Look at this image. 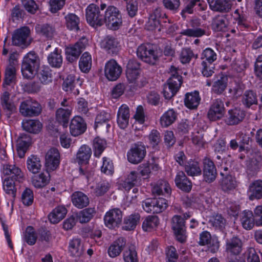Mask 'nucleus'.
<instances>
[{"label":"nucleus","instance_id":"39","mask_svg":"<svg viewBox=\"0 0 262 262\" xmlns=\"http://www.w3.org/2000/svg\"><path fill=\"white\" fill-rule=\"evenodd\" d=\"M242 243L241 240L233 237L226 242V251L233 255H238L242 251Z\"/></svg>","mask_w":262,"mask_h":262},{"label":"nucleus","instance_id":"41","mask_svg":"<svg viewBox=\"0 0 262 262\" xmlns=\"http://www.w3.org/2000/svg\"><path fill=\"white\" fill-rule=\"evenodd\" d=\"M67 213V209L64 206L56 207L49 215L51 223L57 224L62 220Z\"/></svg>","mask_w":262,"mask_h":262},{"label":"nucleus","instance_id":"63","mask_svg":"<svg viewBox=\"0 0 262 262\" xmlns=\"http://www.w3.org/2000/svg\"><path fill=\"white\" fill-rule=\"evenodd\" d=\"M123 259L125 262H138L137 252L134 246L123 252Z\"/></svg>","mask_w":262,"mask_h":262},{"label":"nucleus","instance_id":"61","mask_svg":"<svg viewBox=\"0 0 262 262\" xmlns=\"http://www.w3.org/2000/svg\"><path fill=\"white\" fill-rule=\"evenodd\" d=\"M24 241L29 245H33L35 244L37 236L34 228L31 226H28L26 229L24 236Z\"/></svg>","mask_w":262,"mask_h":262},{"label":"nucleus","instance_id":"7","mask_svg":"<svg viewBox=\"0 0 262 262\" xmlns=\"http://www.w3.org/2000/svg\"><path fill=\"white\" fill-rule=\"evenodd\" d=\"M42 112L40 104L32 99L22 101L19 105V112L24 117H36Z\"/></svg>","mask_w":262,"mask_h":262},{"label":"nucleus","instance_id":"48","mask_svg":"<svg viewBox=\"0 0 262 262\" xmlns=\"http://www.w3.org/2000/svg\"><path fill=\"white\" fill-rule=\"evenodd\" d=\"M185 170L188 176L194 177L202 174V169L198 162L190 160L185 165Z\"/></svg>","mask_w":262,"mask_h":262},{"label":"nucleus","instance_id":"3","mask_svg":"<svg viewBox=\"0 0 262 262\" xmlns=\"http://www.w3.org/2000/svg\"><path fill=\"white\" fill-rule=\"evenodd\" d=\"M30 29L28 27H22L16 29L12 35V45L26 49L32 41Z\"/></svg>","mask_w":262,"mask_h":262},{"label":"nucleus","instance_id":"20","mask_svg":"<svg viewBox=\"0 0 262 262\" xmlns=\"http://www.w3.org/2000/svg\"><path fill=\"white\" fill-rule=\"evenodd\" d=\"M210 8L213 11L228 13L231 9L232 5L229 0H207Z\"/></svg>","mask_w":262,"mask_h":262},{"label":"nucleus","instance_id":"36","mask_svg":"<svg viewBox=\"0 0 262 262\" xmlns=\"http://www.w3.org/2000/svg\"><path fill=\"white\" fill-rule=\"evenodd\" d=\"M92 155L91 148L87 145H82L78 149L76 154V160L79 165L89 163Z\"/></svg>","mask_w":262,"mask_h":262},{"label":"nucleus","instance_id":"56","mask_svg":"<svg viewBox=\"0 0 262 262\" xmlns=\"http://www.w3.org/2000/svg\"><path fill=\"white\" fill-rule=\"evenodd\" d=\"M261 157L258 156L257 158H252L248 163L247 166V172L249 175L253 176L259 170L261 164Z\"/></svg>","mask_w":262,"mask_h":262},{"label":"nucleus","instance_id":"25","mask_svg":"<svg viewBox=\"0 0 262 262\" xmlns=\"http://www.w3.org/2000/svg\"><path fill=\"white\" fill-rule=\"evenodd\" d=\"M130 117L129 107L126 104L122 105L117 113V123L120 128L125 129L128 125Z\"/></svg>","mask_w":262,"mask_h":262},{"label":"nucleus","instance_id":"28","mask_svg":"<svg viewBox=\"0 0 262 262\" xmlns=\"http://www.w3.org/2000/svg\"><path fill=\"white\" fill-rule=\"evenodd\" d=\"M111 119V114L105 111L100 112L96 116L95 122V128L100 127L103 129H105L106 132L111 127L110 122Z\"/></svg>","mask_w":262,"mask_h":262},{"label":"nucleus","instance_id":"34","mask_svg":"<svg viewBox=\"0 0 262 262\" xmlns=\"http://www.w3.org/2000/svg\"><path fill=\"white\" fill-rule=\"evenodd\" d=\"M171 188L169 183L164 180L158 181L154 184L152 188V192L155 195H169L171 193Z\"/></svg>","mask_w":262,"mask_h":262},{"label":"nucleus","instance_id":"57","mask_svg":"<svg viewBox=\"0 0 262 262\" xmlns=\"http://www.w3.org/2000/svg\"><path fill=\"white\" fill-rule=\"evenodd\" d=\"M226 221L221 214H215L211 216L209 223L216 229L222 230L225 228Z\"/></svg>","mask_w":262,"mask_h":262},{"label":"nucleus","instance_id":"30","mask_svg":"<svg viewBox=\"0 0 262 262\" xmlns=\"http://www.w3.org/2000/svg\"><path fill=\"white\" fill-rule=\"evenodd\" d=\"M221 189L225 192L233 190L237 186L235 177L232 174L222 177L220 181Z\"/></svg>","mask_w":262,"mask_h":262},{"label":"nucleus","instance_id":"1","mask_svg":"<svg viewBox=\"0 0 262 262\" xmlns=\"http://www.w3.org/2000/svg\"><path fill=\"white\" fill-rule=\"evenodd\" d=\"M106 5L100 6L91 4L86 9V19L88 23L93 27H100L104 24V13Z\"/></svg>","mask_w":262,"mask_h":262},{"label":"nucleus","instance_id":"60","mask_svg":"<svg viewBox=\"0 0 262 262\" xmlns=\"http://www.w3.org/2000/svg\"><path fill=\"white\" fill-rule=\"evenodd\" d=\"M95 213L94 208H88L81 210L79 213L77 218L79 222L81 223H85L89 222L93 217Z\"/></svg>","mask_w":262,"mask_h":262},{"label":"nucleus","instance_id":"23","mask_svg":"<svg viewBox=\"0 0 262 262\" xmlns=\"http://www.w3.org/2000/svg\"><path fill=\"white\" fill-rule=\"evenodd\" d=\"M234 20L237 24V28L241 31L248 30L251 27V23L249 17L243 11L236 9L234 12Z\"/></svg>","mask_w":262,"mask_h":262},{"label":"nucleus","instance_id":"58","mask_svg":"<svg viewBox=\"0 0 262 262\" xmlns=\"http://www.w3.org/2000/svg\"><path fill=\"white\" fill-rule=\"evenodd\" d=\"M217 59V54L212 49L207 48L201 54V62L212 63Z\"/></svg>","mask_w":262,"mask_h":262},{"label":"nucleus","instance_id":"37","mask_svg":"<svg viewBox=\"0 0 262 262\" xmlns=\"http://www.w3.org/2000/svg\"><path fill=\"white\" fill-rule=\"evenodd\" d=\"M241 222L246 230L252 229L256 225L254 213L250 210H244L241 215Z\"/></svg>","mask_w":262,"mask_h":262},{"label":"nucleus","instance_id":"49","mask_svg":"<svg viewBox=\"0 0 262 262\" xmlns=\"http://www.w3.org/2000/svg\"><path fill=\"white\" fill-rule=\"evenodd\" d=\"M178 114L173 109H169L161 117V124L163 126L167 127L175 122Z\"/></svg>","mask_w":262,"mask_h":262},{"label":"nucleus","instance_id":"21","mask_svg":"<svg viewBox=\"0 0 262 262\" xmlns=\"http://www.w3.org/2000/svg\"><path fill=\"white\" fill-rule=\"evenodd\" d=\"M126 245V239L124 237H120L113 242L107 249L108 256L111 258H115L119 256Z\"/></svg>","mask_w":262,"mask_h":262},{"label":"nucleus","instance_id":"64","mask_svg":"<svg viewBox=\"0 0 262 262\" xmlns=\"http://www.w3.org/2000/svg\"><path fill=\"white\" fill-rule=\"evenodd\" d=\"M126 3V10L130 17L135 16L138 10V3L137 0H124Z\"/></svg>","mask_w":262,"mask_h":262},{"label":"nucleus","instance_id":"29","mask_svg":"<svg viewBox=\"0 0 262 262\" xmlns=\"http://www.w3.org/2000/svg\"><path fill=\"white\" fill-rule=\"evenodd\" d=\"M175 183L181 190L189 192L192 188V183L182 171H179L175 178Z\"/></svg>","mask_w":262,"mask_h":262},{"label":"nucleus","instance_id":"33","mask_svg":"<svg viewBox=\"0 0 262 262\" xmlns=\"http://www.w3.org/2000/svg\"><path fill=\"white\" fill-rule=\"evenodd\" d=\"M1 105L4 111L6 113L8 118L16 111V106L14 103L10 100L9 92H4L1 98Z\"/></svg>","mask_w":262,"mask_h":262},{"label":"nucleus","instance_id":"43","mask_svg":"<svg viewBox=\"0 0 262 262\" xmlns=\"http://www.w3.org/2000/svg\"><path fill=\"white\" fill-rule=\"evenodd\" d=\"M65 25L70 30L78 31L80 18L74 13H69L64 17Z\"/></svg>","mask_w":262,"mask_h":262},{"label":"nucleus","instance_id":"11","mask_svg":"<svg viewBox=\"0 0 262 262\" xmlns=\"http://www.w3.org/2000/svg\"><path fill=\"white\" fill-rule=\"evenodd\" d=\"M231 15L228 13L217 14L212 20L211 29L215 32H226L230 24Z\"/></svg>","mask_w":262,"mask_h":262},{"label":"nucleus","instance_id":"54","mask_svg":"<svg viewBox=\"0 0 262 262\" xmlns=\"http://www.w3.org/2000/svg\"><path fill=\"white\" fill-rule=\"evenodd\" d=\"M79 67L82 72H89L92 67V57L89 53L85 52L82 55L79 62Z\"/></svg>","mask_w":262,"mask_h":262},{"label":"nucleus","instance_id":"62","mask_svg":"<svg viewBox=\"0 0 262 262\" xmlns=\"http://www.w3.org/2000/svg\"><path fill=\"white\" fill-rule=\"evenodd\" d=\"M206 31L201 28H193L183 30L181 34L188 37H200L205 34Z\"/></svg>","mask_w":262,"mask_h":262},{"label":"nucleus","instance_id":"52","mask_svg":"<svg viewBox=\"0 0 262 262\" xmlns=\"http://www.w3.org/2000/svg\"><path fill=\"white\" fill-rule=\"evenodd\" d=\"M159 224V220L157 216L148 215L142 223V228L145 231H151L156 228Z\"/></svg>","mask_w":262,"mask_h":262},{"label":"nucleus","instance_id":"9","mask_svg":"<svg viewBox=\"0 0 262 262\" xmlns=\"http://www.w3.org/2000/svg\"><path fill=\"white\" fill-rule=\"evenodd\" d=\"M171 228L177 239L181 243L186 241V226L184 219L181 215H175L171 220Z\"/></svg>","mask_w":262,"mask_h":262},{"label":"nucleus","instance_id":"15","mask_svg":"<svg viewBox=\"0 0 262 262\" xmlns=\"http://www.w3.org/2000/svg\"><path fill=\"white\" fill-rule=\"evenodd\" d=\"M82 84V81L79 78H76L73 75L67 76L62 84L63 90L67 92L73 93L75 95L79 94V88Z\"/></svg>","mask_w":262,"mask_h":262},{"label":"nucleus","instance_id":"4","mask_svg":"<svg viewBox=\"0 0 262 262\" xmlns=\"http://www.w3.org/2000/svg\"><path fill=\"white\" fill-rule=\"evenodd\" d=\"M88 45V39L83 36L74 44L66 47L65 48L66 59L71 63L77 61Z\"/></svg>","mask_w":262,"mask_h":262},{"label":"nucleus","instance_id":"32","mask_svg":"<svg viewBox=\"0 0 262 262\" xmlns=\"http://www.w3.org/2000/svg\"><path fill=\"white\" fill-rule=\"evenodd\" d=\"M69 252L70 255L75 258L80 257L83 253V246L80 238H73L69 243Z\"/></svg>","mask_w":262,"mask_h":262},{"label":"nucleus","instance_id":"59","mask_svg":"<svg viewBox=\"0 0 262 262\" xmlns=\"http://www.w3.org/2000/svg\"><path fill=\"white\" fill-rule=\"evenodd\" d=\"M243 104L247 107H250L252 105L257 104V96L253 91H246L242 98Z\"/></svg>","mask_w":262,"mask_h":262},{"label":"nucleus","instance_id":"45","mask_svg":"<svg viewBox=\"0 0 262 262\" xmlns=\"http://www.w3.org/2000/svg\"><path fill=\"white\" fill-rule=\"evenodd\" d=\"M35 30L37 34L48 39H51L55 32V28L48 24L37 25Z\"/></svg>","mask_w":262,"mask_h":262},{"label":"nucleus","instance_id":"51","mask_svg":"<svg viewBox=\"0 0 262 262\" xmlns=\"http://www.w3.org/2000/svg\"><path fill=\"white\" fill-rule=\"evenodd\" d=\"M37 76L42 84H48L52 81V71L48 66L42 67Z\"/></svg>","mask_w":262,"mask_h":262},{"label":"nucleus","instance_id":"10","mask_svg":"<svg viewBox=\"0 0 262 262\" xmlns=\"http://www.w3.org/2000/svg\"><path fill=\"white\" fill-rule=\"evenodd\" d=\"M122 212L118 208L110 210L106 212L104 216L105 225L110 229H114L118 227L122 222Z\"/></svg>","mask_w":262,"mask_h":262},{"label":"nucleus","instance_id":"6","mask_svg":"<svg viewBox=\"0 0 262 262\" xmlns=\"http://www.w3.org/2000/svg\"><path fill=\"white\" fill-rule=\"evenodd\" d=\"M104 23L112 30L117 29L122 24L121 15L116 7L106 6L104 13Z\"/></svg>","mask_w":262,"mask_h":262},{"label":"nucleus","instance_id":"31","mask_svg":"<svg viewBox=\"0 0 262 262\" xmlns=\"http://www.w3.org/2000/svg\"><path fill=\"white\" fill-rule=\"evenodd\" d=\"M22 127L29 133L37 134L41 131L42 124L38 120L26 119L22 122Z\"/></svg>","mask_w":262,"mask_h":262},{"label":"nucleus","instance_id":"44","mask_svg":"<svg viewBox=\"0 0 262 262\" xmlns=\"http://www.w3.org/2000/svg\"><path fill=\"white\" fill-rule=\"evenodd\" d=\"M27 167L32 173H38L41 168L40 158L37 156L32 155L27 158Z\"/></svg>","mask_w":262,"mask_h":262},{"label":"nucleus","instance_id":"35","mask_svg":"<svg viewBox=\"0 0 262 262\" xmlns=\"http://www.w3.org/2000/svg\"><path fill=\"white\" fill-rule=\"evenodd\" d=\"M201 101V97L198 91L187 93L185 94L184 104L186 107L190 110L196 109Z\"/></svg>","mask_w":262,"mask_h":262},{"label":"nucleus","instance_id":"50","mask_svg":"<svg viewBox=\"0 0 262 262\" xmlns=\"http://www.w3.org/2000/svg\"><path fill=\"white\" fill-rule=\"evenodd\" d=\"M50 175L48 173H41L38 175L34 176L32 178L33 185L37 188L45 187L49 182Z\"/></svg>","mask_w":262,"mask_h":262},{"label":"nucleus","instance_id":"13","mask_svg":"<svg viewBox=\"0 0 262 262\" xmlns=\"http://www.w3.org/2000/svg\"><path fill=\"white\" fill-rule=\"evenodd\" d=\"M225 113L224 102L221 99H216L212 101L208 112V117L211 121L221 119Z\"/></svg>","mask_w":262,"mask_h":262},{"label":"nucleus","instance_id":"22","mask_svg":"<svg viewBox=\"0 0 262 262\" xmlns=\"http://www.w3.org/2000/svg\"><path fill=\"white\" fill-rule=\"evenodd\" d=\"M31 143V138L27 134H21L18 138L16 144V150L19 158H23Z\"/></svg>","mask_w":262,"mask_h":262},{"label":"nucleus","instance_id":"53","mask_svg":"<svg viewBox=\"0 0 262 262\" xmlns=\"http://www.w3.org/2000/svg\"><path fill=\"white\" fill-rule=\"evenodd\" d=\"M227 76L221 75L212 85L213 92L217 94H221L227 88Z\"/></svg>","mask_w":262,"mask_h":262},{"label":"nucleus","instance_id":"18","mask_svg":"<svg viewBox=\"0 0 262 262\" xmlns=\"http://www.w3.org/2000/svg\"><path fill=\"white\" fill-rule=\"evenodd\" d=\"M86 129V123L80 116H75L71 120L70 124V131L73 136L76 137L83 134Z\"/></svg>","mask_w":262,"mask_h":262},{"label":"nucleus","instance_id":"40","mask_svg":"<svg viewBox=\"0 0 262 262\" xmlns=\"http://www.w3.org/2000/svg\"><path fill=\"white\" fill-rule=\"evenodd\" d=\"M61 51L57 48L50 53L47 58L48 62L50 66L55 68H59L61 67L63 62Z\"/></svg>","mask_w":262,"mask_h":262},{"label":"nucleus","instance_id":"2","mask_svg":"<svg viewBox=\"0 0 262 262\" xmlns=\"http://www.w3.org/2000/svg\"><path fill=\"white\" fill-rule=\"evenodd\" d=\"M40 65L38 56L34 51L27 53L24 57L21 71L23 76L26 79L34 77Z\"/></svg>","mask_w":262,"mask_h":262},{"label":"nucleus","instance_id":"5","mask_svg":"<svg viewBox=\"0 0 262 262\" xmlns=\"http://www.w3.org/2000/svg\"><path fill=\"white\" fill-rule=\"evenodd\" d=\"M137 56L142 61L150 64H155L159 59L158 51L150 44L141 45L137 50Z\"/></svg>","mask_w":262,"mask_h":262},{"label":"nucleus","instance_id":"38","mask_svg":"<svg viewBox=\"0 0 262 262\" xmlns=\"http://www.w3.org/2000/svg\"><path fill=\"white\" fill-rule=\"evenodd\" d=\"M71 113V107L59 108L56 112V120L58 123L62 124L64 127H67Z\"/></svg>","mask_w":262,"mask_h":262},{"label":"nucleus","instance_id":"55","mask_svg":"<svg viewBox=\"0 0 262 262\" xmlns=\"http://www.w3.org/2000/svg\"><path fill=\"white\" fill-rule=\"evenodd\" d=\"M93 147L94 156L99 157L106 147V141L104 139L97 137L93 140Z\"/></svg>","mask_w":262,"mask_h":262},{"label":"nucleus","instance_id":"8","mask_svg":"<svg viewBox=\"0 0 262 262\" xmlns=\"http://www.w3.org/2000/svg\"><path fill=\"white\" fill-rule=\"evenodd\" d=\"M146 154V148L141 142L133 144L127 153L128 161L133 164H138L144 158Z\"/></svg>","mask_w":262,"mask_h":262},{"label":"nucleus","instance_id":"12","mask_svg":"<svg viewBox=\"0 0 262 262\" xmlns=\"http://www.w3.org/2000/svg\"><path fill=\"white\" fill-rule=\"evenodd\" d=\"M122 68L114 59L108 61L105 65L104 74L110 81H115L120 76Z\"/></svg>","mask_w":262,"mask_h":262},{"label":"nucleus","instance_id":"24","mask_svg":"<svg viewBox=\"0 0 262 262\" xmlns=\"http://www.w3.org/2000/svg\"><path fill=\"white\" fill-rule=\"evenodd\" d=\"M71 198L73 205L78 209L83 208L90 203L88 195L81 191H77L73 192Z\"/></svg>","mask_w":262,"mask_h":262},{"label":"nucleus","instance_id":"26","mask_svg":"<svg viewBox=\"0 0 262 262\" xmlns=\"http://www.w3.org/2000/svg\"><path fill=\"white\" fill-rule=\"evenodd\" d=\"M248 193L251 201L262 198V180H257L251 183L249 186Z\"/></svg>","mask_w":262,"mask_h":262},{"label":"nucleus","instance_id":"46","mask_svg":"<svg viewBox=\"0 0 262 262\" xmlns=\"http://www.w3.org/2000/svg\"><path fill=\"white\" fill-rule=\"evenodd\" d=\"M3 172L5 175L9 176L7 178L14 181H19L23 178L20 169L15 165H6L4 168Z\"/></svg>","mask_w":262,"mask_h":262},{"label":"nucleus","instance_id":"27","mask_svg":"<svg viewBox=\"0 0 262 262\" xmlns=\"http://www.w3.org/2000/svg\"><path fill=\"white\" fill-rule=\"evenodd\" d=\"M101 46L109 54H116L119 49L117 39L113 36H106L101 42Z\"/></svg>","mask_w":262,"mask_h":262},{"label":"nucleus","instance_id":"17","mask_svg":"<svg viewBox=\"0 0 262 262\" xmlns=\"http://www.w3.org/2000/svg\"><path fill=\"white\" fill-rule=\"evenodd\" d=\"M246 116L245 112L238 108L229 110L225 119L228 125H235L242 122Z\"/></svg>","mask_w":262,"mask_h":262},{"label":"nucleus","instance_id":"16","mask_svg":"<svg viewBox=\"0 0 262 262\" xmlns=\"http://www.w3.org/2000/svg\"><path fill=\"white\" fill-rule=\"evenodd\" d=\"M60 153L55 148H52L46 155L45 165L47 170L53 171L57 169L60 164Z\"/></svg>","mask_w":262,"mask_h":262},{"label":"nucleus","instance_id":"19","mask_svg":"<svg viewBox=\"0 0 262 262\" xmlns=\"http://www.w3.org/2000/svg\"><path fill=\"white\" fill-rule=\"evenodd\" d=\"M126 74L128 82L134 88L143 87L147 83L146 78L141 76L139 71L126 70Z\"/></svg>","mask_w":262,"mask_h":262},{"label":"nucleus","instance_id":"47","mask_svg":"<svg viewBox=\"0 0 262 262\" xmlns=\"http://www.w3.org/2000/svg\"><path fill=\"white\" fill-rule=\"evenodd\" d=\"M196 7L199 10L203 11L206 9V5L203 0H189L184 9L182 10L181 14H192L194 8Z\"/></svg>","mask_w":262,"mask_h":262},{"label":"nucleus","instance_id":"14","mask_svg":"<svg viewBox=\"0 0 262 262\" xmlns=\"http://www.w3.org/2000/svg\"><path fill=\"white\" fill-rule=\"evenodd\" d=\"M203 174L204 180L208 183L213 182L217 176V171L213 162L208 158L203 160Z\"/></svg>","mask_w":262,"mask_h":262},{"label":"nucleus","instance_id":"42","mask_svg":"<svg viewBox=\"0 0 262 262\" xmlns=\"http://www.w3.org/2000/svg\"><path fill=\"white\" fill-rule=\"evenodd\" d=\"M140 220V215L138 213L126 216L123 221V229L126 231L134 230L139 223Z\"/></svg>","mask_w":262,"mask_h":262}]
</instances>
